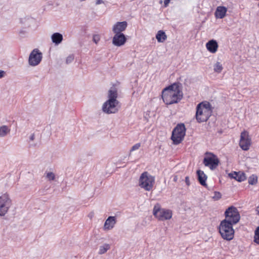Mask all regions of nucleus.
Segmentation results:
<instances>
[{"instance_id":"25","label":"nucleus","mask_w":259,"mask_h":259,"mask_svg":"<svg viewBox=\"0 0 259 259\" xmlns=\"http://www.w3.org/2000/svg\"><path fill=\"white\" fill-rule=\"evenodd\" d=\"M223 67L222 64L219 62H217L213 65V70L215 72L218 73H221L223 70Z\"/></svg>"},{"instance_id":"38","label":"nucleus","mask_w":259,"mask_h":259,"mask_svg":"<svg viewBox=\"0 0 259 259\" xmlns=\"http://www.w3.org/2000/svg\"><path fill=\"white\" fill-rule=\"evenodd\" d=\"M256 211L257 212V214L259 215V205L256 207Z\"/></svg>"},{"instance_id":"37","label":"nucleus","mask_w":259,"mask_h":259,"mask_svg":"<svg viewBox=\"0 0 259 259\" xmlns=\"http://www.w3.org/2000/svg\"><path fill=\"white\" fill-rule=\"evenodd\" d=\"M103 3V1L102 0H97L96 1V5H98Z\"/></svg>"},{"instance_id":"22","label":"nucleus","mask_w":259,"mask_h":259,"mask_svg":"<svg viewBox=\"0 0 259 259\" xmlns=\"http://www.w3.org/2000/svg\"><path fill=\"white\" fill-rule=\"evenodd\" d=\"M45 179L49 182L55 181L56 180L55 174L51 170H47L44 174Z\"/></svg>"},{"instance_id":"4","label":"nucleus","mask_w":259,"mask_h":259,"mask_svg":"<svg viewBox=\"0 0 259 259\" xmlns=\"http://www.w3.org/2000/svg\"><path fill=\"white\" fill-rule=\"evenodd\" d=\"M153 214L159 221H165L172 218L173 212L169 209L161 207L158 203L156 204L153 208Z\"/></svg>"},{"instance_id":"15","label":"nucleus","mask_w":259,"mask_h":259,"mask_svg":"<svg viewBox=\"0 0 259 259\" xmlns=\"http://www.w3.org/2000/svg\"><path fill=\"white\" fill-rule=\"evenodd\" d=\"M116 218L115 216H110L106 220L103 227V230L107 232L113 229L116 224Z\"/></svg>"},{"instance_id":"5","label":"nucleus","mask_w":259,"mask_h":259,"mask_svg":"<svg viewBox=\"0 0 259 259\" xmlns=\"http://www.w3.org/2000/svg\"><path fill=\"white\" fill-rule=\"evenodd\" d=\"M155 181V177L145 171L143 172L140 177L139 186L145 191H150L153 189Z\"/></svg>"},{"instance_id":"29","label":"nucleus","mask_w":259,"mask_h":259,"mask_svg":"<svg viewBox=\"0 0 259 259\" xmlns=\"http://www.w3.org/2000/svg\"><path fill=\"white\" fill-rule=\"evenodd\" d=\"M140 147H141L140 143H137V144H135L131 148V149L130 150V153H131L133 151L138 150L140 148Z\"/></svg>"},{"instance_id":"27","label":"nucleus","mask_w":259,"mask_h":259,"mask_svg":"<svg viewBox=\"0 0 259 259\" xmlns=\"http://www.w3.org/2000/svg\"><path fill=\"white\" fill-rule=\"evenodd\" d=\"M254 241L257 244H259V227L255 231Z\"/></svg>"},{"instance_id":"7","label":"nucleus","mask_w":259,"mask_h":259,"mask_svg":"<svg viewBox=\"0 0 259 259\" xmlns=\"http://www.w3.org/2000/svg\"><path fill=\"white\" fill-rule=\"evenodd\" d=\"M225 219L223 221H226L231 224H236L240 219V215L238 209L234 206L228 207L225 212Z\"/></svg>"},{"instance_id":"8","label":"nucleus","mask_w":259,"mask_h":259,"mask_svg":"<svg viewBox=\"0 0 259 259\" xmlns=\"http://www.w3.org/2000/svg\"><path fill=\"white\" fill-rule=\"evenodd\" d=\"M186 134V128L183 123L179 124L174 129L171 136V140L175 144L180 143L184 139Z\"/></svg>"},{"instance_id":"12","label":"nucleus","mask_w":259,"mask_h":259,"mask_svg":"<svg viewBox=\"0 0 259 259\" xmlns=\"http://www.w3.org/2000/svg\"><path fill=\"white\" fill-rule=\"evenodd\" d=\"M42 58V55L40 51L37 49H35L29 55L28 63L31 66H37L41 62Z\"/></svg>"},{"instance_id":"35","label":"nucleus","mask_w":259,"mask_h":259,"mask_svg":"<svg viewBox=\"0 0 259 259\" xmlns=\"http://www.w3.org/2000/svg\"><path fill=\"white\" fill-rule=\"evenodd\" d=\"M170 0H164V6L167 7L170 2Z\"/></svg>"},{"instance_id":"31","label":"nucleus","mask_w":259,"mask_h":259,"mask_svg":"<svg viewBox=\"0 0 259 259\" xmlns=\"http://www.w3.org/2000/svg\"><path fill=\"white\" fill-rule=\"evenodd\" d=\"M74 60V56L72 55H70L67 57L66 58V63L67 64H69L71 63Z\"/></svg>"},{"instance_id":"6","label":"nucleus","mask_w":259,"mask_h":259,"mask_svg":"<svg viewBox=\"0 0 259 259\" xmlns=\"http://www.w3.org/2000/svg\"><path fill=\"white\" fill-rule=\"evenodd\" d=\"M233 224L226 221H222L219 227V232L222 238L227 240H231L234 237V230Z\"/></svg>"},{"instance_id":"18","label":"nucleus","mask_w":259,"mask_h":259,"mask_svg":"<svg viewBox=\"0 0 259 259\" xmlns=\"http://www.w3.org/2000/svg\"><path fill=\"white\" fill-rule=\"evenodd\" d=\"M227 8L224 6H219L217 8L215 12V17L216 18L222 19L224 18L226 15Z\"/></svg>"},{"instance_id":"33","label":"nucleus","mask_w":259,"mask_h":259,"mask_svg":"<svg viewBox=\"0 0 259 259\" xmlns=\"http://www.w3.org/2000/svg\"><path fill=\"white\" fill-rule=\"evenodd\" d=\"M6 75V72L4 70H0V78L4 77Z\"/></svg>"},{"instance_id":"24","label":"nucleus","mask_w":259,"mask_h":259,"mask_svg":"<svg viewBox=\"0 0 259 259\" xmlns=\"http://www.w3.org/2000/svg\"><path fill=\"white\" fill-rule=\"evenodd\" d=\"M110 248V245L109 244L105 243L99 247L98 253L103 254L106 253Z\"/></svg>"},{"instance_id":"9","label":"nucleus","mask_w":259,"mask_h":259,"mask_svg":"<svg viewBox=\"0 0 259 259\" xmlns=\"http://www.w3.org/2000/svg\"><path fill=\"white\" fill-rule=\"evenodd\" d=\"M11 200L7 193L0 196V216H4L11 206Z\"/></svg>"},{"instance_id":"3","label":"nucleus","mask_w":259,"mask_h":259,"mask_svg":"<svg viewBox=\"0 0 259 259\" xmlns=\"http://www.w3.org/2000/svg\"><path fill=\"white\" fill-rule=\"evenodd\" d=\"M210 105L208 102H202L197 106L196 118L199 122H205L211 114Z\"/></svg>"},{"instance_id":"28","label":"nucleus","mask_w":259,"mask_h":259,"mask_svg":"<svg viewBox=\"0 0 259 259\" xmlns=\"http://www.w3.org/2000/svg\"><path fill=\"white\" fill-rule=\"evenodd\" d=\"M221 197L222 195L221 193L215 191L214 192L213 196L212 197V198L214 200L216 201L221 199Z\"/></svg>"},{"instance_id":"30","label":"nucleus","mask_w":259,"mask_h":259,"mask_svg":"<svg viewBox=\"0 0 259 259\" xmlns=\"http://www.w3.org/2000/svg\"><path fill=\"white\" fill-rule=\"evenodd\" d=\"M100 40V36L99 34H94L93 36V41L97 44Z\"/></svg>"},{"instance_id":"32","label":"nucleus","mask_w":259,"mask_h":259,"mask_svg":"<svg viewBox=\"0 0 259 259\" xmlns=\"http://www.w3.org/2000/svg\"><path fill=\"white\" fill-rule=\"evenodd\" d=\"M35 139V135L34 133L31 134L28 137V142L31 144Z\"/></svg>"},{"instance_id":"21","label":"nucleus","mask_w":259,"mask_h":259,"mask_svg":"<svg viewBox=\"0 0 259 259\" xmlns=\"http://www.w3.org/2000/svg\"><path fill=\"white\" fill-rule=\"evenodd\" d=\"M11 128L10 126L3 125L0 126V138L6 137L10 133Z\"/></svg>"},{"instance_id":"10","label":"nucleus","mask_w":259,"mask_h":259,"mask_svg":"<svg viewBox=\"0 0 259 259\" xmlns=\"http://www.w3.org/2000/svg\"><path fill=\"white\" fill-rule=\"evenodd\" d=\"M219 162V160L216 155L212 153H206L203 159V163L205 166L208 167L211 170H213L218 166Z\"/></svg>"},{"instance_id":"23","label":"nucleus","mask_w":259,"mask_h":259,"mask_svg":"<svg viewBox=\"0 0 259 259\" xmlns=\"http://www.w3.org/2000/svg\"><path fill=\"white\" fill-rule=\"evenodd\" d=\"M197 173L200 183L203 186H205L206 185V180L207 178V177L205 175V174L204 173L203 171H201L200 170H197Z\"/></svg>"},{"instance_id":"11","label":"nucleus","mask_w":259,"mask_h":259,"mask_svg":"<svg viewBox=\"0 0 259 259\" xmlns=\"http://www.w3.org/2000/svg\"><path fill=\"white\" fill-rule=\"evenodd\" d=\"M251 145V139L248 132L244 131L240 134V147L244 151L249 150Z\"/></svg>"},{"instance_id":"17","label":"nucleus","mask_w":259,"mask_h":259,"mask_svg":"<svg viewBox=\"0 0 259 259\" xmlns=\"http://www.w3.org/2000/svg\"><path fill=\"white\" fill-rule=\"evenodd\" d=\"M206 48L208 51L210 53L214 54L215 53L219 48V45L217 41L215 40L211 39L209 40L206 44Z\"/></svg>"},{"instance_id":"1","label":"nucleus","mask_w":259,"mask_h":259,"mask_svg":"<svg viewBox=\"0 0 259 259\" xmlns=\"http://www.w3.org/2000/svg\"><path fill=\"white\" fill-rule=\"evenodd\" d=\"M162 99L166 105H171L179 102L183 98V92L178 83L164 88L162 91Z\"/></svg>"},{"instance_id":"13","label":"nucleus","mask_w":259,"mask_h":259,"mask_svg":"<svg viewBox=\"0 0 259 259\" xmlns=\"http://www.w3.org/2000/svg\"><path fill=\"white\" fill-rule=\"evenodd\" d=\"M112 37V43L116 47H119L125 45L127 41V38L123 33H114Z\"/></svg>"},{"instance_id":"14","label":"nucleus","mask_w":259,"mask_h":259,"mask_svg":"<svg viewBox=\"0 0 259 259\" xmlns=\"http://www.w3.org/2000/svg\"><path fill=\"white\" fill-rule=\"evenodd\" d=\"M127 27V22L125 21L117 22L112 27V31L113 33H123Z\"/></svg>"},{"instance_id":"16","label":"nucleus","mask_w":259,"mask_h":259,"mask_svg":"<svg viewBox=\"0 0 259 259\" xmlns=\"http://www.w3.org/2000/svg\"><path fill=\"white\" fill-rule=\"evenodd\" d=\"M228 176L230 178L234 179L239 182H243L246 179L245 174L242 171H234L233 172L229 173Z\"/></svg>"},{"instance_id":"19","label":"nucleus","mask_w":259,"mask_h":259,"mask_svg":"<svg viewBox=\"0 0 259 259\" xmlns=\"http://www.w3.org/2000/svg\"><path fill=\"white\" fill-rule=\"evenodd\" d=\"M63 39L62 34L58 32L54 33L51 35V40L55 45H58L61 44Z\"/></svg>"},{"instance_id":"20","label":"nucleus","mask_w":259,"mask_h":259,"mask_svg":"<svg viewBox=\"0 0 259 259\" xmlns=\"http://www.w3.org/2000/svg\"><path fill=\"white\" fill-rule=\"evenodd\" d=\"M155 37L158 42L162 43L167 39V36L164 31L159 30L156 34Z\"/></svg>"},{"instance_id":"36","label":"nucleus","mask_w":259,"mask_h":259,"mask_svg":"<svg viewBox=\"0 0 259 259\" xmlns=\"http://www.w3.org/2000/svg\"><path fill=\"white\" fill-rule=\"evenodd\" d=\"M185 182H186V183L187 186H189L190 185V181H189V179L188 177H186L185 178Z\"/></svg>"},{"instance_id":"39","label":"nucleus","mask_w":259,"mask_h":259,"mask_svg":"<svg viewBox=\"0 0 259 259\" xmlns=\"http://www.w3.org/2000/svg\"><path fill=\"white\" fill-rule=\"evenodd\" d=\"M178 178L177 176H175L174 177V181L177 182L178 180Z\"/></svg>"},{"instance_id":"34","label":"nucleus","mask_w":259,"mask_h":259,"mask_svg":"<svg viewBox=\"0 0 259 259\" xmlns=\"http://www.w3.org/2000/svg\"><path fill=\"white\" fill-rule=\"evenodd\" d=\"M94 216V212L93 211L90 212L88 215V218H89L90 219H91V220H92L93 219Z\"/></svg>"},{"instance_id":"26","label":"nucleus","mask_w":259,"mask_h":259,"mask_svg":"<svg viewBox=\"0 0 259 259\" xmlns=\"http://www.w3.org/2000/svg\"><path fill=\"white\" fill-rule=\"evenodd\" d=\"M248 181L250 185H255L257 182V177L256 175H252L249 177Z\"/></svg>"},{"instance_id":"2","label":"nucleus","mask_w":259,"mask_h":259,"mask_svg":"<svg viewBox=\"0 0 259 259\" xmlns=\"http://www.w3.org/2000/svg\"><path fill=\"white\" fill-rule=\"evenodd\" d=\"M117 90L115 87L110 89L108 93V100L104 103L102 108L107 114L115 113L118 111V101L117 100Z\"/></svg>"}]
</instances>
